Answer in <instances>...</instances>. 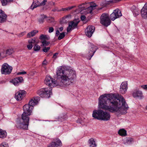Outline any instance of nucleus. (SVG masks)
<instances>
[{"label": "nucleus", "instance_id": "1", "mask_svg": "<svg viewBox=\"0 0 147 147\" xmlns=\"http://www.w3.org/2000/svg\"><path fill=\"white\" fill-rule=\"evenodd\" d=\"M99 108L111 113L115 112L121 114L127 113L128 108L125 99L121 95L113 94H105L98 98Z\"/></svg>", "mask_w": 147, "mask_h": 147}, {"label": "nucleus", "instance_id": "2", "mask_svg": "<svg viewBox=\"0 0 147 147\" xmlns=\"http://www.w3.org/2000/svg\"><path fill=\"white\" fill-rule=\"evenodd\" d=\"M56 73L57 79L56 81L49 76H46L45 80L46 85L51 87H63L69 85L70 82L76 77L74 70L67 69L66 67L64 66L58 67Z\"/></svg>", "mask_w": 147, "mask_h": 147}, {"label": "nucleus", "instance_id": "3", "mask_svg": "<svg viewBox=\"0 0 147 147\" xmlns=\"http://www.w3.org/2000/svg\"><path fill=\"white\" fill-rule=\"evenodd\" d=\"M33 107L28 104L25 105L23 107L24 112L22 115L21 118L17 119L16 126L20 129L27 130L28 129L29 117L31 115Z\"/></svg>", "mask_w": 147, "mask_h": 147}, {"label": "nucleus", "instance_id": "4", "mask_svg": "<svg viewBox=\"0 0 147 147\" xmlns=\"http://www.w3.org/2000/svg\"><path fill=\"white\" fill-rule=\"evenodd\" d=\"M92 115V117L95 119L104 121L109 120L111 117L109 113L101 109L93 111Z\"/></svg>", "mask_w": 147, "mask_h": 147}, {"label": "nucleus", "instance_id": "5", "mask_svg": "<svg viewBox=\"0 0 147 147\" xmlns=\"http://www.w3.org/2000/svg\"><path fill=\"white\" fill-rule=\"evenodd\" d=\"M51 88H43L37 91V94L41 97L49 98L52 94Z\"/></svg>", "mask_w": 147, "mask_h": 147}, {"label": "nucleus", "instance_id": "6", "mask_svg": "<svg viewBox=\"0 0 147 147\" xmlns=\"http://www.w3.org/2000/svg\"><path fill=\"white\" fill-rule=\"evenodd\" d=\"M100 22L102 25L106 26L110 25L111 21L109 15L105 13H102L100 17Z\"/></svg>", "mask_w": 147, "mask_h": 147}, {"label": "nucleus", "instance_id": "7", "mask_svg": "<svg viewBox=\"0 0 147 147\" xmlns=\"http://www.w3.org/2000/svg\"><path fill=\"white\" fill-rule=\"evenodd\" d=\"M84 4L82 3L78 6V7L80 10H84V12L85 14H87L88 13H91L93 10L96 7V5L95 3H93L92 5L91 4L90 6L87 8H85V7H82V5Z\"/></svg>", "mask_w": 147, "mask_h": 147}, {"label": "nucleus", "instance_id": "8", "mask_svg": "<svg viewBox=\"0 0 147 147\" xmlns=\"http://www.w3.org/2000/svg\"><path fill=\"white\" fill-rule=\"evenodd\" d=\"M89 49V50L87 53L86 57L88 59L90 60L96 50L97 47L93 44L90 43Z\"/></svg>", "mask_w": 147, "mask_h": 147}, {"label": "nucleus", "instance_id": "9", "mask_svg": "<svg viewBox=\"0 0 147 147\" xmlns=\"http://www.w3.org/2000/svg\"><path fill=\"white\" fill-rule=\"evenodd\" d=\"M12 69V67L7 63H4L2 65L1 72L3 74H9L11 73Z\"/></svg>", "mask_w": 147, "mask_h": 147}, {"label": "nucleus", "instance_id": "10", "mask_svg": "<svg viewBox=\"0 0 147 147\" xmlns=\"http://www.w3.org/2000/svg\"><path fill=\"white\" fill-rule=\"evenodd\" d=\"M121 11L118 9L114 10L113 12L110 15V18L111 20L114 21L116 19L119 18L122 16Z\"/></svg>", "mask_w": 147, "mask_h": 147}, {"label": "nucleus", "instance_id": "11", "mask_svg": "<svg viewBox=\"0 0 147 147\" xmlns=\"http://www.w3.org/2000/svg\"><path fill=\"white\" fill-rule=\"evenodd\" d=\"M26 92L24 90H20L15 94V98L18 101H20L25 97Z\"/></svg>", "mask_w": 147, "mask_h": 147}, {"label": "nucleus", "instance_id": "12", "mask_svg": "<svg viewBox=\"0 0 147 147\" xmlns=\"http://www.w3.org/2000/svg\"><path fill=\"white\" fill-rule=\"evenodd\" d=\"M95 29L94 26H88L85 30L86 35L89 37H91L94 33Z\"/></svg>", "mask_w": 147, "mask_h": 147}, {"label": "nucleus", "instance_id": "13", "mask_svg": "<svg viewBox=\"0 0 147 147\" xmlns=\"http://www.w3.org/2000/svg\"><path fill=\"white\" fill-rule=\"evenodd\" d=\"M79 21H71L69 23V26L67 28V32H69L76 28L77 26Z\"/></svg>", "mask_w": 147, "mask_h": 147}, {"label": "nucleus", "instance_id": "14", "mask_svg": "<svg viewBox=\"0 0 147 147\" xmlns=\"http://www.w3.org/2000/svg\"><path fill=\"white\" fill-rule=\"evenodd\" d=\"M127 85V82L125 81L122 82L120 88L119 92L120 93L123 94L126 93L128 88Z\"/></svg>", "mask_w": 147, "mask_h": 147}, {"label": "nucleus", "instance_id": "15", "mask_svg": "<svg viewBox=\"0 0 147 147\" xmlns=\"http://www.w3.org/2000/svg\"><path fill=\"white\" fill-rule=\"evenodd\" d=\"M132 95L135 98H138L141 99L143 97L142 92L137 89L134 90Z\"/></svg>", "mask_w": 147, "mask_h": 147}, {"label": "nucleus", "instance_id": "16", "mask_svg": "<svg viewBox=\"0 0 147 147\" xmlns=\"http://www.w3.org/2000/svg\"><path fill=\"white\" fill-rule=\"evenodd\" d=\"M28 44L27 45L28 49L30 50L32 48L33 45H34L36 44H38V42L35 38H33L28 40Z\"/></svg>", "mask_w": 147, "mask_h": 147}, {"label": "nucleus", "instance_id": "17", "mask_svg": "<svg viewBox=\"0 0 147 147\" xmlns=\"http://www.w3.org/2000/svg\"><path fill=\"white\" fill-rule=\"evenodd\" d=\"M62 143L59 139H57L56 141L50 143L47 146V147H59L61 146Z\"/></svg>", "mask_w": 147, "mask_h": 147}, {"label": "nucleus", "instance_id": "18", "mask_svg": "<svg viewBox=\"0 0 147 147\" xmlns=\"http://www.w3.org/2000/svg\"><path fill=\"white\" fill-rule=\"evenodd\" d=\"M40 100L39 97H35L33 99H31L28 104L31 106L34 107V106L36 105L38 103V101Z\"/></svg>", "mask_w": 147, "mask_h": 147}, {"label": "nucleus", "instance_id": "19", "mask_svg": "<svg viewBox=\"0 0 147 147\" xmlns=\"http://www.w3.org/2000/svg\"><path fill=\"white\" fill-rule=\"evenodd\" d=\"M142 17L145 19L147 18V3H146L141 10Z\"/></svg>", "mask_w": 147, "mask_h": 147}, {"label": "nucleus", "instance_id": "20", "mask_svg": "<svg viewBox=\"0 0 147 147\" xmlns=\"http://www.w3.org/2000/svg\"><path fill=\"white\" fill-rule=\"evenodd\" d=\"M23 79L22 77L16 78L12 80L11 82L15 86H18L19 83L22 82Z\"/></svg>", "mask_w": 147, "mask_h": 147}, {"label": "nucleus", "instance_id": "21", "mask_svg": "<svg viewBox=\"0 0 147 147\" xmlns=\"http://www.w3.org/2000/svg\"><path fill=\"white\" fill-rule=\"evenodd\" d=\"M7 16L4 11L0 9V23H3L5 21Z\"/></svg>", "mask_w": 147, "mask_h": 147}, {"label": "nucleus", "instance_id": "22", "mask_svg": "<svg viewBox=\"0 0 147 147\" xmlns=\"http://www.w3.org/2000/svg\"><path fill=\"white\" fill-rule=\"evenodd\" d=\"M47 1V0H43L40 4L39 3L36 4V3H35V2L33 1L32 4L31 5L30 7V9H31L32 10H33L34 8L40 5H45V3Z\"/></svg>", "mask_w": 147, "mask_h": 147}, {"label": "nucleus", "instance_id": "23", "mask_svg": "<svg viewBox=\"0 0 147 147\" xmlns=\"http://www.w3.org/2000/svg\"><path fill=\"white\" fill-rule=\"evenodd\" d=\"M38 32V31L37 30H32L28 34L27 37L28 38L33 37L35 36V34Z\"/></svg>", "mask_w": 147, "mask_h": 147}, {"label": "nucleus", "instance_id": "24", "mask_svg": "<svg viewBox=\"0 0 147 147\" xmlns=\"http://www.w3.org/2000/svg\"><path fill=\"white\" fill-rule=\"evenodd\" d=\"M88 143L90 147H96V146L95 142L93 138H91L89 140Z\"/></svg>", "mask_w": 147, "mask_h": 147}, {"label": "nucleus", "instance_id": "25", "mask_svg": "<svg viewBox=\"0 0 147 147\" xmlns=\"http://www.w3.org/2000/svg\"><path fill=\"white\" fill-rule=\"evenodd\" d=\"M7 133L5 131L0 129V138H5L7 136Z\"/></svg>", "mask_w": 147, "mask_h": 147}, {"label": "nucleus", "instance_id": "26", "mask_svg": "<svg viewBox=\"0 0 147 147\" xmlns=\"http://www.w3.org/2000/svg\"><path fill=\"white\" fill-rule=\"evenodd\" d=\"M118 134L121 136H125L127 135L126 131L124 129H120L118 131Z\"/></svg>", "mask_w": 147, "mask_h": 147}, {"label": "nucleus", "instance_id": "27", "mask_svg": "<svg viewBox=\"0 0 147 147\" xmlns=\"http://www.w3.org/2000/svg\"><path fill=\"white\" fill-rule=\"evenodd\" d=\"M14 50L13 48H9L7 49L6 51V54L7 55H10L13 53Z\"/></svg>", "mask_w": 147, "mask_h": 147}, {"label": "nucleus", "instance_id": "28", "mask_svg": "<svg viewBox=\"0 0 147 147\" xmlns=\"http://www.w3.org/2000/svg\"><path fill=\"white\" fill-rule=\"evenodd\" d=\"M41 18L38 20V22L40 23H42L43 22L44 19L47 18V16L43 14L40 15Z\"/></svg>", "mask_w": 147, "mask_h": 147}, {"label": "nucleus", "instance_id": "29", "mask_svg": "<svg viewBox=\"0 0 147 147\" xmlns=\"http://www.w3.org/2000/svg\"><path fill=\"white\" fill-rule=\"evenodd\" d=\"M134 141V140L132 138H127L125 140V143L127 144H130L132 143Z\"/></svg>", "mask_w": 147, "mask_h": 147}, {"label": "nucleus", "instance_id": "30", "mask_svg": "<svg viewBox=\"0 0 147 147\" xmlns=\"http://www.w3.org/2000/svg\"><path fill=\"white\" fill-rule=\"evenodd\" d=\"M3 5H6L8 3L12 1L13 0H1Z\"/></svg>", "mask_w": 147, "mask_h": 147}, {"label": "nucleus", "instance_id": "31", "mask_svg": "<svg viewBox=\"0 0 147 147\" xmlns=\"http://www.w3.org/2000/svg\"><path fill=\"white\" fill-rule=\"evenodd\" d=\"M38 44H36L33 48V50L34 51H38L40 49V46L37 45Z\"/></svg>", "mask_w": 147, "mask_h": 147}, {"label": "nucleus", "instance_id": "32", "mask_svg": "<svg viewBox=\"0 0 147 147\" xmlns=\"http://www.w3.org/2000/svg\"><path fill=\"white\" fill-rule=\"evenodd\" d=\"M65 32H63L60 34V35L58 37V39L60 40L63 38L65 36Z\"/></svg>", "mask_w": 147, "mask_h": 147}, {"label": "nucleus", "instance_id": "33", "mask_svg": "<svg viewBox=\"0 0 147 147\" xmlns=\"http://www.w3.org/2000/svg\"><path fill=\"white\" fill-rule=\"evenodd\" d=\"M42 43L43 46H46L50 43L49 42H47L46 40H44L42 42Z\"/></svg>", "mask_w": 147, "mask_h": 147}, {"label": "nucleus", "instance_id": "34", "mask_svg": "<svg viewBox=\"0 0 147 147\" xmlns=\"http://www.w3.org/2000/svg\"><path fill=\"white\" fill-rule=\"evenodd\" d=\"M0 147H8V146L7 143L3 142L0 145Z\"/></svg>", "mask_w": 147, "mask_h": 147}, {"label": "nucleus", "instance_id": "35", "mask_svg": "<svg viewBox=\"0 0 147 147\" xmlns=\"http://www.w3.org/2000/svg\"><path fill=\"white\" fill-rule=\"evenodd\" d=\"M47 38V36L44 34H41L39 38L40 40H43L46 39Z\"/></svg>", "mask_w": 147, "mask_h": 147}, {"label": "nucleus", "instance_id": "36", "mask_svg": "<svg viewBox=\"0 0 147 147\" xmlns=\"http://www.w3.org/2000/svg\"><path fill=\"white\" fill-rule=\"evenodd\" d=\"M117 3L116 0H111L107 1V3L108 4H110L111 3Z\"/></svg>", "mask_w": 147, "mask_h": 147}, {"label": "nucleus", "instance_id": "37", "mask_svg": "<svg viewBox=\"0 0 147 147\" xmlns=\"http://www.w3.org/2000/svg\"><path fill=\"white\" fill-rule=\"evenodd\" d=\"M50 49V47H45L43 48L42 49V51L46 53Z\"/></svg>", "mask_w": 147, "mask_h": 147}, {"label": "nucleus", "instance_id": "38", "mask_svg": "<svg viewBox=\"0 0 147 147\" xmlns=\"http://www.w3.org/2000/svg\"><path fill=\"white\" fill-rule=\"evenodd\" d=\"M54 29L53 27H50L49 28V32L50 33L53 32L54 31Z\"/></svg>", "mask_w": 147, "mask_h": 147}, {"label": "nucleus", "instance_id": "39", "mask_svg": "<svg viewBox=\"0 0 147 147\" xmlns=\"http://www.w3.org/2000/svg\"><path fill=\"white\" fill-rule=\"evenodd\" d=\"M58 53H54L53 55V58L54 59H56L57 57V56L58 55Z\"/></svg>", "mask_w": 147, "mask_h": 147}, {"label": "nucleus", "instance_id": "40", "mask_svg": "<svg viewBox=\"0 0 147 147\" xmlns=\"http://www.w3.org/2000/svg\"><path fill=\"white\" fill-rule=\"evenodd\" d=\"M26 74V72L25 71H22L21 72H19L18 73V75H21V74Z\"/></svg>", "mask_w": 147, "mask_h": 147}, {"label": "nucleus", "instance_id": "41", "mask_svg": "<svg viewBox=\"0 0 147 147\" xmlns=\"http://www.w3.org/2000/svg\"><path fill=\"white\" fill-rule=\"evenodd\" d=\"M86 16L84 15H82L80 17V19L82 21H84L86 18Z\"/></svg>", "mask_w": 147, "mask_h": 147}, {"label": "nucleus", "instance_id": "42", "mask_svg": "<svg viewBox=\"0 0 147 147\" xmlns=\"http://www.w3.org/2000/svg\"><path fill=\"white\" fill-rule=\"evenodd\" d=\"M68 11L67 7L65 8H62L60 10H59V11Z\"/></svg>", "mask_w": 147, "mask_h": 147}, {"label": "nucleus", "instance_id": "43", "mask_svg": "<svg viewBox=\"0 0 147 147\" xmlns=\"http://www.w3.org/2000/svg\"><path fill=\"white\" fill-rule=\"evenodd\" d=\"M141 87L143 88L144 89L147 90V85H142L141 86Z\"/></svg>", "mask_w": 147, "mask_h": 147}, {"label": "nucleus", "instance_id": "44", "mask_svg": "<svg viewBox=\"0 0 147 147\" xmlns=\"http://www.w3.org/2000/svg\"><path fill=\"white\" fill-rule=\"evenodd\" d=\"M47 64V61L45 59L42 62V65H46Z\"/></svg>", "mask_w": 147, "mask_h": 147}, {"label": "nucleus", "instance_id": "45", "mask_svg": "<svg viewBox=\"0 0 147 147\" xmlns=\"http://www.w3.org/2000/svg\"><path fill=\"white\" fill-rule=\"evenodd\" d=\"M59 34V32L58 30H57L56 32L55 35L57 36Z\"/></svg>", "mask_w": 147, "mask_h": 147}, {"label": "nucleus", "instance_id": "46", "mask_svg": "<svg viewBox=\"0 0 147 147\" xmlns=\"http://www.w3.org/2000/svg\"><path fill=\"white\" fill-rule=\"evenodd\" d=\"M74 6H72L71 7H67V9L68 11L70 10V9H72L73 8Z\"/></svg>", "mask_w": 147, "mask_h": 147}, {"label": "nucleus", "instance_id": "47", "mask_svg": "<svg viewBox=\"0 0 147 147\" xmlns=\"http://www.w3.org/2000/svg\"><path fill=\"white\" fill-rule=\"evenodd\" d=\"M3 53H0V57L1 56V57H5V55H4L3 54Z\"/></svg>", "mask_w": 147, "mask_h": 147}, {"label": "nucleus", "instance_id": "48", "mask_svg": "<svg viewBox=\"0 0 147 147\" xmlns=\"http://www.w3.org/2000/svg\"><path fill=\"white\" fill-rule=\"evenodd\" d=\"M59 30H60V31L61 32L62 31V30H63V27H60L59 28Z\"/></svg>", "mask_w": 147, "mask_h": 147}, {"label": "nucleus", "instance_id": "49", "mask_svg": "<svg viewBox=\"0 0 147 147\" xmlns=\"http://www.w3.org/2000/svg\"><path fill=\"white\" fill-rule=\"evenodd\" d=\"M71 17V15H68L66 16L65 18H68V17Z\"/></svg>", "mask_w": 147, "mask_h": 147}, {"label": "nucleus", "instance_id": "50", "mask_svg": "<svg viewBox=\"0 0 147 147\" xmlns=\"http://www.w3.org/2000/svg\"><path fill=\"white\" fill-rule=\"evenodd\" d=\"M121 0H116V1H117V3L119 2L120 1H121Z\"/></svg>", "mask_w": 147, "mask_h": 147}, {"label": "nucleus", "instance_id": "51", "mask_svg": "<svg viewBox=\"0 0 147 147\" xmlns=\"http://www.w3.org/2000/svg\"><path fill=\"white\" fill-rule=\"evenodd\" d=\"M52 11H55V10H52Z\"/></svg>", "mask_w": 147, "mask_h": 147}, {"label": "nucleus", "instance_id": "52", "mask_svg": "<svg viewBox=\"0 0 147 147\" xmlns=\"http://www.w3.org/2000/svg\"><path fill=\"white\" fill-rule=\"evenodd\" d=\"M139 14V13H138L137 14V15H138Z\"/></svg>", "mask_w": 147, "mask_h": 147}, {"label": "nucleus", "instance_id": "53", "mask_svg": "<svg viewBox=\"0 0 147 147\" xmlns=\"http://www.w3.org/2000/svg\"><path fill=\"white\" fill-rule=\"evenodd\" d=\"M146 109L147 110V106H146Z\"/></svg>", "mask_w": 147, "mask_h": 147}, {"label": "nucleus", "instance_id": "54", "mask_svg": "<svg viewBox=\"0 0 147 147\" xmlns=\"http://www.w3.org/2000/svg\"><path fill=\"white\" fill-rule=\"evenodd\" d=\"M37 3H38V1H37Z\"/></svg>", "mask_w": 147, "mask_h": 147}]
</instances>
